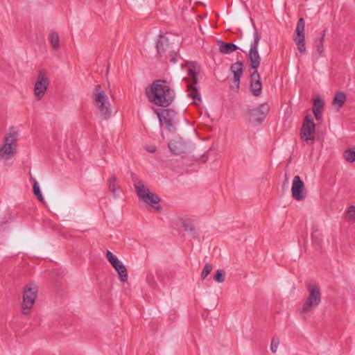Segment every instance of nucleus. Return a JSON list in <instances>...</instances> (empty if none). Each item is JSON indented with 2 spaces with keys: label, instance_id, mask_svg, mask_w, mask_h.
I'll use <instances>...</instances> for the list:
<instances>
[{
  "label": "nucleus",
  "instance_id": "18",
  "mask_svg": "<svg viewBox=\"0 0 355 355\" xmlns=\"http://www.w3.org/2000/svg\"><path fill=\"white\" fill-rule=\"evenodd\" d=\"M18 132L14 128H10L9 133L4 137V144H8L10 146L16 148Z\"/></svg>",
  "mask_w": 355,
  "mask_h": 355
},
{
  "label": "nucleus",
  "instance_id": "25",
  "mask_svg": "<svg viewBox=\"0 0 355 355\" xmlns=\"http://www.w3.org/2000/svg\"><path fill=\"white\" fill-rule=\"evenodd\" d=\"M49 41L54 49L60 47V39L57 32L53 31L49 35Z\"/></svg>",
  "mask_w": 355,
  "mask_h": 355
},
{
  "label": "nucleus",
  "instance_id": "28",
  "mask_svg": "<svg viewBox=\"0 0 355 355\" xmlns=\"http://www.w3.org/2000/svg\"><path fill=\"white\" fill-rule=\"evenodd\" d=\"M33 191L34 195L37 197V200L41 202H44V200L37 182H35V184L33 185Z\"/></svg>",
  "mask_w": 355,
  "mask_h": 355
},
{
  "label": "nucleus",
  "instance_id": "42",
  "mask_svg": "<svg viewBox=\"0 0 355 355\" xmlns=\"http://www.w3.org/2000/svg\"><path fill=\"white\" fill-rule=\"evenodd\" d=\"M288 184V180L286 179V181L284 183L283 186L284 187L285 185H286Z\"/></svg>",
  "mask_w": 355,
  "mask_h": 355
},
{
  "label": "nucleus",
  "instance_id": "7",
  "mask_svg": "<svg viewBox=\"0 0 355 355\" xmlns=\"http://www.w3.org/2000/svg\"><path fill=\"white\" fill-rule=\"evenodd\" d=\"M270 107L266 103H261L257 107L248 109L245 112L246 120L253 125H260L266 119Z\"/></svg>",
  "mask_w": 355,
  "mask_h": 355
},
{
  "label": "nucleus",
  "instance_id": "13",
  "mask_svg": "<svg viewBox=\"0 0 355 355\" xmlns=\"http://www.w3.org/2000/svg\"><path fill=\"white\" fill-rule=\"evenodd\" d=\"M49 85V80L46 76V72L43 70L40 71L34 86V93L37 100H40L44 96Z\"/></svg>",
  "mask_w": 355,
  "mask_h": 355
},
{
  "label": "nucleus",
  "instance_id": "40",
  "mask_svg": "<svg viewBox=\"0 0 355 355\" xmlns=\"http://www.w3.org/2000/svg\"><path fill=\"white\" fill-rule=\"evenodd\" d=\"M150 153H155L156 150V148L155 147L148 148L146 149Z\"/></svg>",
  "mask_w": 355,
  "mask_h": 355
},
{
  "label": "nucleus",
  "instance_id": "37",
  "mask_svg": "<svg viewBox=\"0 0 355 355\" xmlns=\"http://www.w3.org/2000/svg\"><path fill=\"white\" fill-rule=\"evenodd\" d=\"M147 281L151 286H155L156 285V282H155L153 277L148 275Z\"/></svg>",
  "mask_w": 355,
  "mask_h": 355
},
{
  "label": "nucleus",
  "instance_id": "22",
  "mask_svg": "<svg viewBox=\"0 0 355 355\" xmlns=\"http://www.w3.org/2000/svg\"><path fill=\"white\" fill-rule=\"evenodd\" d=\"M107 182L110 191L114 197H117L119 196L120 187L116 183V178L114 175H112L108 179Z\"/></svg>",
  "mask_w": 355,
  "mask_h": 355
},
{
  "label": "nucleus",
  "instance_id": "32",
  "mask_svg": "<svg viewBox=\"0 0 355 355\" xmlns=\"http://www.w3.org/2000/svg\"><path fill=\"white\" fill-rule=\"evenodd\" d=\"M106 258L111 263L112 266L119 261V259L115 255H114L110 250H107L106 252Z\"/></svg>",
  "mask_w": 355,
  "mask_h": 355
},
{
  "label": "nucleus",
  "instance_id": "33",
  "mask_svg": "<svg viewBox=\"0 0 355 355\" xmlns=\"http://www.w3.org/2000/svg\"><path fill=\"white\" fill-rule=\"evenodd\" d=\"M279 344V338L276 336L273 337L271 340V343H270V349L272 353H275L277 352Z\"/></svg>",
  "mask_w": 355,
  "mask_h": 355
},
{
  "label": "nucleus",
  "instance_id": "26",
  "mask_svg": "<svg viewBox=\"0 0 355 355\" xmlns=\"http://www.w3.org/2000/svg\"><path fill=\"white\" fill-rule=\"evenodd\" d=\"M324 105V101L320 97L318 96L313 101L312 110H322Z\"/></svg>",
  "mask_w": 355,
  "mask_h": 355
},
{
  "label": "nucleus",
  "instance_id": "24",
  "mask_svg": "<svg viewBox=\"0 0 355 355\" xmlns=\"http://www.w3.org/2000/svg\"><path fill=\"white\" fill-rule=\"evenodd\" d=\"M327 31V29H324L322 31V33L320 35V37H318V38H316L314 40V43H315V46L316 47V50H317L318 53L320 55H321L324 52V45H323V44H324V37H325Z\"/></svg>",
  "mask_w": 355,
  "mask_h": 355
},
{
  "label": "nucleus",
  "instance_id": "39",
  "mask_svg": "<svg viewBox=\"0 0 355 355\" xmlns=\"http://www.w3.org/2000/svg\"><path fill=\"white\" fill-rule=\"evenodd\" d=\"M312 236V239H313V242H314V243H316V244H318V245H320V241H318V240L316 239L315 236V234H314L313 233L312 234V236Z\"/></svg>",
  "mask_w": 355,
  "mask_h": 355
},
{
  "label": "nucleus",
  "instance_id": "16",
  "mask_svg": "<svg viewBox=\"0 0 355 355\" xmlns=\"http://www.w3.org/2000/svg\"><path fill=\"white\" fill-rule=\"evenodd\" d=\"M217 44L220 52L223 54H230L239 49L238 46L233 43H227L222 40H218Z\"/></svg>",
  "mask_w": 355,
  "mask_h": 355
},
{
  "label": "nucleus",
  "instance_id": "30",
  "mask_svg": "<svg viewBox=\"0 0 355 355\" xmlns=\"http://www.w3.org/2000/svg\"><path fill=\"white\" fill-rule=\"evenodd\" d=\"M212 268H213L211 264L209 263H207L205 265L204 268L200 275L202 279H205L207 277V275L211 272Z\"/></svg>",
  "mask_w": 355,
  "mask_h": 355
},
{
  "label": "nucleus",
  "instance_id": "41",
  "mask_svg": "<svg viewBox=\"0 0 355 355\" xmlns=\"http://www.w3.org/2000/svg\"><path fill=\"white\" fill-rule=\"evenodd\" d=\"M30 180L33 182V184H35V182H37L33 177H31Z\"/></svg>",
  "mask_w": 355,
  "mask_h": 355
},
{
  "label": "nucleus",
  "instance_id": "14",
  "mask_svg": "<svg viewBox=\"0 0 355 355\" xmlns=\"http://www.w3.org/2000/svg\"><path fill=\"white\" fill-rule=\"evenodd\" d=\"M291 192L293 198L298 201L304 200L306 196L304 183L298 175L293 178Z\"/></svg>",
  "mask_w": 355,
  "mask_h": 355
},
{
  "label": "nucleus",
  "instance_id": "23",
  "mask_svg": "<svg viewBox=\"0 0 355 355\" xmlns=\"http://www.w3.org/2000/svg\"><path fill=\"white\" fill-rule=\"evenodd\" d=\"M347 97L344 92H337L333 99L332 104L334 105H337L338 109L342 107L346 101Z\"/></svg>",
  "mask_w": 355,
  "mask_h": 355
},
{
  "label": "nucleus",
  "instance_id": "27",
  "mask_svg": "<svg viewBox=\"0 0 355 355\" xmlns=\"http://www.w3.org/2000/svg\"><path fill=\"white\" fill-rule=\"evenodd\" d=\"M344 157L348 162L353 163L355 161V150L351 148L346 150Z\"/></svg>",
  "mask_w": 355,
  "mask_h": 355
},
{
  "label": "nucleus",
  "instance_id": "36",
  "mask_svg": "<svg viewBox=\"0 0 355 355\" xmlns=\"http://www.w3.org/2000/svg\"><path fill=\"white\" fill-rule=\"evenodd\" d=\"M170 57H171V59H170V62H177V60H178V54L175 51H172L171 53H170Z\"/></svg>",
  "mask_w": 355,
  "mask_h": 355
},
{
  "label": "nucleus",
  "instance_id": "43",
  "mask_svg": "<svg viewBox=\"0 0 355 355\" xmlns=\"http://www.w3.org/2000/svg\"><path fill=\"white\" fill-rule=\"evenodd\" d=\"M132 176H134V173H132ZM132 178L134 179V177H132Z\"/></svg>",
  "mask_w": 355,
  "mask_h": 355
},
{
  "label": "nucleus",
  "instance_id": "2",
  "mask_svg": "<svg viewBox=\"0 0 355 355\" xmlns=\"http://www.w3.org/2000/svg\"><path fill=\"white\" fill-rule=\"evenodd\" d=\"M253 37V41L250 44L248 53L250 66L251 69H254L253 72L250 74V90L254 96H259L261 94L262 84L260 75L257 71L261 63V57L258 52V46L261 36L255 26Z\"/></svg>",
  "mask_w": 355,
  "mask_h": 355
},
{
  "label": "nucleus",
  "instance_id": "38",
  "mask_svg": "<svg viewBox=\"0 0 355 355\" xmlns=\"http://www.w3.org/2000/svg\"><path fill=\"white\" fill-rule=\"evenodd\" d=\"M198 156L200 157V158L202 159V161L203 162H205L207 159V157L205 154H201V155L199 154V155H198Z\"/></svg>",
  "mask_w": 355,
  "mask_h": 355
},
{
  "label": "nucleus",
  "instance_id": "34",
  "mask_svg": "<svg viewBox=\"0 0 355 355\" xmlns=\"http://www.w3.org/2000/svg\"><path fill=\"white\" fill-rule=\"evenodd\" d=\"M347 216L349 220H355V206L351 205L349 207L347 212Z\"/></svg>",
  "mask_w": 355,
  "mask_h": 355
},
{
  "label": "nucleus",
  "instance_id": "20",
  "mask_svg": "<svg viewBox=\"0 0 355 355\" xmlns=\"http://www.w3.org/2000/svg\"><path fill=\"white\" fill-rule=\"evenodd\" d=\"M168 46V38L163 35H160L159 37V39L157 40V45H156L157 53L159 54L164 53L166 51V49Z\"/></svg>",
  "mask_w": 355,
  "mask_h": 355
},
{
  "label": "nucleus",
  "instance_id": "6",
  "mask_svg": "<svg viewBox=\"0 0 355 355\" xmlns=\"http://www.w3.org/2000/svg\"><path fill=\"white\" fill-rule=\"evenodd\" d=\"M38 288L34 283H30L24 286L23 302L21 304V313L28 315L35 304L37 297Z\"/></svg>",
  "mask_w": 355,
  "mask_h": 355
},
{
  "label": "nucleus",
  "instance_id": "8",
  "mask_svg": "<svg viewBox=\"0 0 355 355\" xmlns=\"http://www.w3.org/2000/svg\"><path fill=\"white\" fill-rule=\"evenodd\" d=\"M135 189L139 198L142 199L146 204L156 209L159 210L160 209L159 205L156 206L160 201L159 197L151 193L148 189H146L142 180H139L135 184Z\"/></svg>",
  "mask_w": 355,
  "mask_h": 355
},
{
  "label": "nucleus",
  "instance_id": "29",
  "mask_svg": "<svg viewBox=\"0 0 355 355\" xmlns=\"http://www.w3.org/2000/svg\"><path fill=\"white\" fill-rule=\"evenodd\" d=\"M214 279L218 282V283H223L225 281V271L221 269H218L216 270Z\"/></svg>",
  "mask_w": 355,
  "mask_h": 355
},
{
  "label": "nucleus",
  "instance_id": "1",
  "mask_svg": "<svg viewBox=\"0 0 355 355\" xmlns=\"http://www.w3.org/2000/svg\"><path fill=\"white\" fill-rule=\"evenodd\" d=\"M149 101L157 106L168 107L174 100L175 92L166 80L158 79L154 80L145 89Z\"/></svg>",
  "mask_w": 355,
  "mask_h": 355
},
{
  "label": "nucleus",
  "instance_id": "4",
  "mask_svg": "<svg viewBox=\"0 0 355 355\" xmlns=\"http://www.w3.org/2000/svg\"><path fill=\"white\" fill-rule=\"evenodd\" d=\"M93 98L96 102L101 119L107 120L112 115L111 105L108 101L107 96L100 85H95L93 92Z\"/></svg>",
  "mask_w": 355,
  "mask_h": 355
},
{
  "label": "nucleus",
  "instance_id": "11",
  "mask_svg": "<svg viewBox=\"0 0 355 355\" xmlns=\"http://www.w3.org/2000/svg\"><path fill=\"white\" fill-rule=\"evenodd\" d=\"M157 114L161 125L164 124L169 132L175 131V124L177 122V113L173 110L166 109L161 114L159 112Z\"/></svg>",
  "mask_w": 355,
  "mask_h": 355
},
{
  "label": "nucleus",
  "instance_id": "5",
  "mask_svg": "<svg viewBox=\"0 0 355 355\" xmlns=\"http://www.w3.org/2000/svg\"><path fill=\"white\" fill-rule=\"evenodd\" d=\"M309 295L301 309V313H307L315 309L321 302L322 294L320 288L315 282H309L307 285Z\"/></svg>",
  "mask_w": 355,
  "mask_h": 355
},
{
  "label": "nucleus",
  "instance_id": "15",
  "mask_svg": "<svg viewBox=\"0 0 355 355\" xmlns=\"http://www.w3.org/2000/svg\"><path fill=\"white\" fill-rule=\"evenodd\" d=\"M230 71L233 73V83L236 89H239L240 79L244 71V65L242 61H237L230 66Z\"/></svg>",
  "mask_w": 355,
  "mask_h": 355
},
{
  "label": "nucleus",
  "instance_id": "10",
  "mask_svg": "<svg viewBox=\"0 0 355 355\" xmlns=\"http://www.w3.org/2000/svg\"><path fill=\"white\" fill-rule=\"evenodd\" d=\"M304 28L305 21L304 18L300 17L297 24L296 29L293 35V40L297 46V49L302 54H304L306 51Z\"/></svg>",
  "mask_w": 355,
  "mask_h": 355
},
{
  "label": "nucleus",
  "instance_id": "31",
  "mask_svg": "<svg viewBox=\"0 0 355 355\" xmlns=\"http://www.w3.org/2000/svg\"><path fill=\"white\" fill-rule=\"evenodd\" d=\"M106 258L111 263L112 266L119 261V259L115 255H114L110 250H107L106 252Z\"/></svg>",
  "mask_w": 355,
  "mask_h": 355
},
{
  "label": "nucleus",
  "instance_id": "35",
  "mask_svg": "<svg viewBox=\"0 0 355 355\" xmlns=\"http://www.w3.org/2000/svg\"><path fill=\"white\" fill-rule=\"evenodd\" d=\"M313 113L314 114V116L317 121H319L321 119V116L322 113V110H312Z\"/></svg>",
  "mask_w": 355,
  "mask_h": 355
},
{
  "label": "nucleus",
  "instance_id": "19",
  "mask_svg": "<svg viewBox=\"0 0 355 355\" xmlns=\"http://www.w3.org/2000/svg\"><path fill=\"white\" fill-rule=\"evenodd\" d=\"M182 225L186 232L190 233L193 236L197 234L194 220L192 219H182L181 221Z\"/></svg>",
  "mask_w": 355,
  "mask_h": 355
},
{
  "label": "nucleus",
  "instance_id": "3",
  "mask_svg": "<svg viewBox=\"0 0 355 355\" xmlns=\"http://www.w3.org/2000/svg\"><path fill=\"white\" fill-rule=\"evenodd\" d=\"M189 65L187 73L189 77L184 78V80L187 83V96L194 100V104L198 105L202 101L200 94L198 91V72L196 71L195 62H187Z\"/></svg>",
  "mask_w": 355,
  "mask_h": 355
},
{
  "label": "nucleus",
  "instance_id": "9",
  "mask_svg": "<svg viewBox=\"0 0 355 355\" xmlns=\"http://www.w3.org/2000/svg\"><path fill=\"white\" fill-rule=\"evenodd\" d=\"M315 124L313 122V119L310 114L305 116L302 125L300 130V137L302 139L309 143L311 141L313 142L315 140Z\"/></svg>",
  "mask_w": 355,
  "mask_h": 355
},
{
  "label": "nucleus",
  "instance_id": "17",
  "mask_svg": "<svg viewBox=\"0 0 355 355\" xmlns=\"http://www.w3.org/2000/svg\"><path fill=\"white\" fill-rule=\"evenodd\" d=\"M112 267L117 272L120 281L126 282L128 281V272L123 263L119 261L115 265L112 266Z\"/></svg>",
  "mask_w": 355,
  "mask_h": 355
},
{
  "label": "nucleus",
  "instance_id": "21",
  "mask_svg": "<svg viewBox=\"0 0 355 355\" xmlns=\"http://www.w3.org/2000/svg\"><path fill=\"white\" fill-rule=\"evenodd\" d=\"M15 147L10 146L8 144H4L0 148V157L3 159H8L14 155Z\"/></svg>",
  "mask_w": 355,
  "mask_h": 355
},
{
  "label": "nucleus",
  "instance_id": "12",
  "mask_svg": "<svg viewBox=\"0 0 355 355\" xmlns=\"http://www.w3.org/2000/svg\"><path fill=\"white\" fill-rule=\"evenodd\" d=\"M168 147L173 154L180 155L191 150L193 145L181 137H176L168 142Z\"/></svg>",
  "mask_w": 355,
  "mask_h": 355
}]
</instances>
